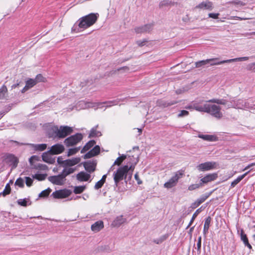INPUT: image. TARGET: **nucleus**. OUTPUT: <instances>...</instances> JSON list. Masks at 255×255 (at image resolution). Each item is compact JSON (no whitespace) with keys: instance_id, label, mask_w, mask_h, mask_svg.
<instances>
[{"instance_id":"nucleus-2","label":"nucleus","mask_w":255,"mask_h":255,"mask_svg":"<svg viewBox=\"0 0 255 255\" xmlns=\"http://www.w3.org/2000/svg\"><path fill=\"white\" fill-rule=\"evenodd\" d=\"M128 168L126 166H122L118 169L113 174L114 180L116 186L123 179H126L128 174Z\"/></svg>"},{"instance_id":"nucleus-1","label":"nucleus","mask_w":255,"mask_h":255,"mask_svg":"<svg viewBox=\"0 0 255 255\" xmlns=\"http://www.w3.org/2000/svg\"><path fill=\"white\" fill-rule=\"evenodd\" d=\"M99 16L98 13H91L79 19L72 28L73 32H79L94 25Z\"/></svg>"},{"instance_id":"nucleus-9","label":"nucleus","mask_w":255,"mask_h":255,"mask_svg":"<svg viewBox=\"0 0 255 255\" xmlns=\"http://www.w3.org/2000/svg\"><path fill=\"white\" fill-rule=\"evenodd\" d=\"M48 180L52 183L57 185H62L64 183L65 178L62 173L57 176H51L48 177Z\"/></svg>"},{"instance_id":"nucleus-33","label":"nucleus","mask_w":255,"mask_h":255,"mask_svg":"<svg viewBox=\"0 0 255 255\" xmlns=\"http://www.w3.org/2000/svg\"><path fill=\"white\" fill-rule=\"evenodd\" d=\"M241 239L246 246H247L250 249H252V246L249 243L247 235L243 231L241 233Z\"/></svg>"},{"instance_id":"nucleus-50","label":"nucleus","mask_w":255,"mask_h":255,"mask_svg":"<svg viewBox=\"0 0 255 255\" xmlns=\"http://www.w3.org/2000/svg\"><path fill=\"white\" fill-rule=\"evenodd\" d=\"M36 83L41 82H44L45 78L41 74H38L34 79Z\"/></svg>"},{"instance_id":"nucleus-62","label":"nucleus","mask_w":255,"mask_h":255,"mask_svg":"<svg viewBox=\"0 0 255 255\" xmlns=\"http://www.w3.org/2000/svg\"><path fill=\"white\" fill-rule=\"evenodd\" d=\"M118 71H121V70H122L124 72H126V71H128L129 70V68L128 67H127V66H125V67H121L119 69H118L117 70Z\"/></svg>"},{"instance_id":"nucleus-20","label":"nucleus","mask_w":255,"mask_h":255,"mask_svg":"<svg viewBox=\"0 0 255 255\" xmlns=\"http://www.w3.org/2000/svg\"><path fill=\"white\" fill-rule=\"evenodd\" d=\"M127 219L123 217V216H118L112 222V226L114 227H119L121 225L126 222Z\"/></svg>"},{"instance_id":"nucleus-58","label":"nucleus","mask_w":255,"mask_h":255,"mask_svg":"<svg viewBox=\"0 0 255 255\" xmlns=\"http://www.w3.org/2000/svg\"><path fill=\"white\" fill-rule=\"evenodd\" d=\"M57 162L59 164L61 165L63 167H65L64 160L61 156L58 157L57 158Z\"/></svg>"},{"instance_id":"nucleus-5","label":"nucleus","mask_w":255,"mask_h":255,"mask_svg":"<svg viewBox=\"0 0 255 255\" xmlns=\"http://www.w3.org/2000/svg\"><path fill=\"white\" fill-rule=\"evenodd\" d=\"M183 175V173L178 171L174 173L173 176L167 182H165L164 184V187L167 189L171 188L175 186L180 178H181Z\"/></svg>"},{"instance_id":"nucleus-42","label":"nucleus","mask_w":255,"mask_h":255,"mask_svg":"<svg viewBox=\"0 0 255 255\" xmlns=\"http://www.w3.org/2000/svg\"><path fill=\"white\" fill-rule=\"evenodd\" d=\"M80 149V147L69 149L67 153V156H70L76 154L77 152L79 151Z\"/></svg>"},{"instance_id":"nucleus-28","label":"nucleus","mask_w":255,"mask_h":255,"mask_svg":"<svg viewBox=\"0 0 255 255\" xmlns=\"http://www.w3.org/2000/svg\"><path fill=\"white\" fill-rule=\"evenodd\" d=\"M76 170V168L72 167H66L65 168L62 172V174L65 177V178L68 176V175L73 173Z\"/></svg>"},{"instance_id":"nucleus-21","label":"nucleus","mask_w":255,"mask_h":255,"mask_svg":"<svg viewBox=\"0 0 255 255\" xmlns=\"http://www.w3.org/2000/svg\"><path fill=\"white\" fill-rule=\"evenodd\" d=\"M26 144L29 145L34 150L37 151H44L47 148V144L45 143H42V144L27 143Z\"/></svg>"},{"instance_id":"nucleus-55","label":"nucleus","mask_w":255,"mask_h":255,"mask_svg":"<svg viewBox=\"0 0 255 255\" xmlns=\"http://www.w3.org/2000/svg\"><path fill=\"white\" fill-rule=\"evenodd\" d=\"M189 115V112L186 110H182L180 111V113L178 115V117H182L184 116H186Z\"/></svg>"},{"instance_id":"nucleus-39","label":"nucleus","mask_w":255,"mask_h":255,"mask_svg":"<svg viewBox=\"0 0 255 255\" xmlns=\"http://www.w3.org/2000/svg\"><path fill=\"white\" fill-rule=\"evenodd\" d=\"M51 191V189L49 188H47L46 190H44L42 191L39 194V197L40 198H45L47 197L50 193Z\"/></svg>"},{"instance_id":"nucleus-17","label":"nucleus","mask_w":255,"mask_h":255,"mask_svg":"<svg viewBox=\"0 0 255 255\" xmlns=\"http://www.w3.org/2000/svg\"><path fill=\"white\" fill-rule=\"evenodd\" d=\"M6 162L9 163L12 166V168H15L18 163L17 158L12 154H8L6 155L5 158Z\"/></svg>"},{"instance_id":"nucleus-63","label":"nucleus","mask_w":255,"mask_h":255,"mask_svg":"<svg viewBox=\"0 0 255 255\" xmlns=\"http://www.w3.org/2000/svg\"><path fill=\"white\" fill-rule=\"evenodd\" d=\"M233 3H234L235 4H239L241 5H245V3L241 1H233L232 2Z\"/></svg>"},{"instance_id":"nucleus-40","label":"nucleus","mask_w":255,"mask_h":255,"mask_svg":"<svg viewBox=\"0 0 255 255\" xmlns=\"http://www.w3.org/2000/svg\"><path fill=\"white\" fill-rule=\"evenodd\" d=\"M100 135H101V132L100 131L96 130L94 128H93L90 131L89 137H93L95 136H99Z\"/></svg>"},{"instance_id":"nucleus-8","label":"nucleus","mask_w":255,"mask_h":255,"mask_svg":"<svg viewBox=\"0 0 255 255\" xmlns=\"http://www.w3.org/2000/svg\"><path fill=\"white\" fill-rule=\"evenodd\" d=\"M217 163L215 162H206L199 164L197 168L200 171H205L215 169Z\"/></svg>"},{"instance_id":"nucleus-34","label":"nucleus","mask_w":255,"mask_h":255,"mask_svg":"<svg viewBox=\"0 0 255 255\" xmlns=\"http://www.w3.org/2000/svg\"><path fill=\"white\" fill-rule=\"evenodd\" d=\"M94 81L92 79H88L85 80L81 83V86L82 87H90L94 84Z\"/></svg>"},{"instance_id":"nucleus-16","label":"nucleus","mask_w":255,"mask_h":255,"mask_svg":"<svg viewBox=\"0 0 255 255\" xmlns=\"http://www.w3.org/2000/svg\"><path fill=\"white\" fill-rule=\"evenodd\" d=\"M152 25L150 24H145L143 26L135 27V32L136 33H143L149 32L152 29Z\"/></svg>"},{"instance_id":"nucleus-3","label":"nucleus","mask_w":255,"mask_h":255,"mask_svg":"<svg viewBox=\"0 0 255 255\" xmlns=\"http://www.w3.org/2000/svg\"><path fill=\"white\" fill-rule=\"evenodd\" d=\"M72 128L68 126H60L59 128L56 127L54 132L55 136L59 138H63L72 133Z\"/></svg>"},{"instance_id":"nucleus-10","label":"nucleus","mask_w":255,"mask_h":255,"mask_svg":"<svg viewBox=\"0 0 255 255\" xmlns=\"http://www.w3.org/2000/svg\"><path fill=\"white\" fill-rule=\"evenodd\" d=\"M71 191L68 189L56 190L53 192L52 196L55 199H63L70 195Z\"/></svg>"},{"instance_id":"nucleus-49","label":"nucleus","mask_w":255,"mask_h":255,"mask_svg":"<svg viewBox=\"0 0 255 255\" xmlns=\"http://www.w3.org/2000/svg\"><path fill=\"white\" fill-rule=\"evenodd\" d=\"M92 152L95 156L98 155L100 151V147L99 145H96L93 149L91 150Z\"/></svg>"},{"instance_id":"nucleus-51","label":"nucleus","mask_w":255,"mask_h":255,"mask_svg":"<svg viewBox=\"0 0 255 255\" xmlns=\"http://www.w3.org/2000/svg\"><path fill=\"white\" fill-rule=\"evenodd\" d=\"M106 104L105 107L108 108L112 106L113 105H118V101H109L108 102H106L104 103Z\"/></svg>"},{"instance_id":"nucleus-52","label":"nucleus","mask_w":255,"mask_h":255,"mask_svg":"<svg viewBox=\"0 0 255 255\" xmlns=\"http://www.w3.org/2000/svg\"><path fill=\"white\" fill-rule=\"evenodd\" d=\"M17 204L20 206L26 207L27 206V201L26 199H19L17 201Z\"/></svg>"},{"instance_id":"nucleus-4","label":"nucleus","mask_w":255,"mask_h":255,"mask_svg":"<svg viewBox=\"0 0 255 255\" xmlns=\"http://www.w3.org/2000/svg\"><path fill=\"white\" fill-rule=\"evenodd\" d=\"M207 108L206 113L218 119H221L223 117V114L221 112V108L220 106L207 104Z\"/></svg>"},{"instance_id":"nucleus-37","label":"nucleus","mask_w":255,"mask_h":255,"mask_svg":"<svg viewBox=\"0 0 255 255\" xmlns=\"http://www.w3.org/2000/svg\"><path fill=\"white\" fill-rule=\"evenodd\" d=\"M11 191L10 186L9 183H7L4 189V190L0 193V195H2L3 196H5L7 195L10 194Z\"/></svg>"},{"instance_id":"nucleus-7","label":"nucleus","mask_w":255,"mask_h":255,"mask_svg":"<svg viewBox=\"0 0 255 255\" xmlns=\"http://www.w3.org/2000/svg\"><path fill=\"white\" fill-rule=\"evenodd\" d=\"M217 60L216 61H210L209 64H210L211 66H214V65H218L224 63H231L233 62H238V61H246L249 59L248 57H239V58H236L234 59H231L226 60H223V61H218V58H217Z\"/></svg>"},{"instance_id":"nucleus-61","label":"nucleus","mask_w":255,"mask_h":255,"mask_svg":"<svg viewBox=\"0 0 255 255\" xmlns=\"http://www.w3.org/2000/svg\"><path fill=\"white\" fill-rule=\"evenodd\" d=\"M176 102H173V103H167V102H163V103H159V104L160 105H162V106H163L164 107H168L169 106H171V105H172L174 104H175Z\"/></svg>"},{"instance_id":"nucleus-59","label":"nucleus","mask_w":255,"mask_h":255,"mask_svg":"<svg viewBox=\"0 0 255 255\" xmlns=\"http://www.w3.org/2000/svg\"><path fill=\"white\" fill-rule=\"evenodd\" d=\"M219 15V13H210L208 14V16L209 17L213 18L214 19L218 18V16Z\"/></svg>"},{"instance_id":"nucleus-48","label":"nucleus","mask_w":255,"mask_h":255,"mask_svg":"<svg viewBox=\"0 0 255 255\" xmlns=\"http://www.w3.org/2000/svg\"><path fill=\"white\" fill-rule=\"evenodd\" d=\"M201 241H202V237L201 236H200L198 239L197 247L195 248V249L197 250V252H198V254H200V252H201Z\"/></svg>"},{"instance_id":"nucleus-6","label":"nucleus","mask_w":255,"mask_h":255,"mask_svg":"<svg viewBox=\"0 0 255 255\" xmlns=\"http://www.w3.org/2000/svg\"><path fill=\"white\" fill-rule=\"evenodd\" d=\"M82 139V134L81 133H77L66 138L64 143L68 147L72 146L77 144L81 141Z\"/></svg>"},{"instance_id":"nucleus-53","label":"nucleus","mask_w":255,"mask_h":255,"mask_svg":"<svg viewBox=\"0 0 255 255\" xmlns=\"http://www.w3.org/2000/svg\"><path fill=\"white\" fill-rule=\"evenodd\" d=\"M104 184V183L103 182H102L101 180H99L96 183L94 188L96 190H98L103 186Z\"/></svg>"},{"instance_id":"nucleus-27","label":"nucleus","mask_w":255,"mask_h":255,"mask_svg":"<svg viewBox=\"0 0 255 255\" xmlns=\"http://www.w3.org/2000/svg\"><path fill=\"white\" fill-rule=\"evenodd\" d=\"M96 144V142L94 140H91L89 141L88 143L86 144V145L83 147L81 149V152L84 153L89 149H90L92 147H93Z\"/></svg>"},{"instance_id":"nucleus-23","label":"nucleus","mask_w":255,"mask_h":255,"mask_svg":"<svg viewBox=\"0 0 255 255\" xmlns=\"http://www.w3.org/2000/svg\"><path fill=\"white\" fill-rule=\"evenodd\" d=\"M199 138L203 139L204 140L209 141H214L217 140V137L214 135L210 134H199L198 136Z\"/></svg>"},{"instance_id":"nucleus-19","label":"nucleus","mask_w":255,"mask_h":255,"mask_svg":"<svg viewBox=\"0 0 255 255\" xmlns=\"http://www.w3.org/2000/svg\"><path fill=\"white\" fill-rule=\"evenodd\" d=\"M104 227V223L102 221H98L91 226V230L95 233H97L103 229Z\"/></svg>"},{"instance_id":"nucleus-30","label":"nucleus","mask_w":255,"mask_h":255,"mask_svg":"<svg viewBox=\"0 0 255 255\" xmlns=\"http://www.w3.org/2000/svg\"><path fill=\"white\" fill-rule=\"evenodd\" d=\"M7 95V89L5 85H3L0 89V99H5Z\"/></svg>"},{"instance_id":"nucleus-36","label":"nucleus","mask_w":255,"mask_h":255,"mask_svg":"<svg viewBox=\"0 0 255 255\" xmlns=\"http://www.w3.org/2000/svg\"><path fill=\"white\" fill-rule=\"evenodd\" d=\"M47 177L46 174H39L37 173L32 176V177L34 179L38 180V181H42L45 179Z\"/></svg>"},{"instance_id":"nucleus-12","label":"nucleus","mask_w":255,"mask_h":255,"mask_svg":"<svg viewBox=\"0 0 255 255\" xmlns=\"http://www.w3.org/2000/svg\"><path fill=\"white\" fill-rule=\"evenodd\" d=\"M85 170L88 172L91 173L94 172L96 169L97 162L96 160L88 161L83 164Z\"/></svg>"},{"instance_id":"nucleus-57","label":"nucleus","mask_w":255,"mask_h":255,"mask_svg":"<svg viewBox=\"0 0 255 255\" xmlns=\"http://www.w3.org/2000/svg\"><path fill=\"white\" fill-rule=\"evenodd\" d=\"M94 156L95 155H94V154L90 150L89 152H88L86 154L84 155V158L85 159H87V158H90Z\"/></svg>"},{"instance_id":"nucleus-54","label":"nucleus","mask_w":255,"mask_h":255,"mask_svg":"<svg viewBox=\"0 0 255 255\" xmlns=\"http://www.w3.org/2000/svg\"><path fill=\"white\" fill-rule=\"evenodd\" d=\"M25 178L26 185L28 187L31 186L33 183V180L29 177H25Z\"/></svg>"},{"instance_id":"nucleus-32","label":"nucleus","mask_w":255,"mask_h":255,"mask_svg":"<svg viewBox=\"0 0 255 255\" xmlns=\"http://www.w3.org/2000/svg\"><path fill=\"white\" fill-rule=\"evenodd\" d=\"M211 221V218L210 217H207L205 220L203 229V233L204 234H206L209 230Z\"/></svg>"},{"instance_id":"nucleus-25","label":"nucleus","mask_w":255,"mask_h":255,"mask_svg":"<svg viewBox=\"0 0 255 255\" xmlns=\"http://www.w3.org/2000/svg\"><path fill=\"white\" fill-rule=\"evenodd\" d=\"M127 158V155L125 154H122L120 157H118L117 159L115 161L113 165L111 167L109 172H110L111 170H113L114 169V166L115 165H117L118 166H120L122 163L123 162L124 160H125Z\"/></svg>"},{"instance_id":"nucleus-38","label":"nucleus","mask_w":255,"mask_h":255,"mask_svg":"<svg viewBox=\"0 0 255 255\" xmlns=\"http://www.w3.org/2000/svg\"><path fill=\"white\" fill-rule=\"evenodd\" d=\"M86 187L85 186H75L74 189V193L75 194H81L82 193L85 189Z\"/></svg>"},{"instance_id":"nucleus-56","label":"nucleus","mask_w":255,"mask_h":255,"mask_svg":"<svg viewBox=\"0 0 255 255\" xmlns=\"http://www.w3.org/2000/svg\"><path fill=\"white\" fill-rule=\"evenodd\" d=\"M147 42V40L146 39H143V40H138L136 42V44L139 46H142L145 44V43Z\"/></svg>"},{"instance_id":"nucleus-14","label":"nucleus","mask_w":255,"mask_h":255,"mask_svg":"<svg viewBox=\"0 0 255 255\" xmlns=\"http://www.w3.org/2000/svg\"><path fill=\"white\" fill-rule=\"evenodd\" d=\"M51 155L52 154L49 152V150L43 153L42 155L43 161L49 164H53L55 161V158L53 157Z\"/></svg>"},{"instance_id":"nucleus-47","label":"nucleus","mask_w":255,"mask_h":255,"mask_svg":"<svg viewBox=\"0 0 255 255\" xmlns=\"http://www.w3.org/2000/svg\"><path fill=\"white\" fill-rule=\"evenodd\" d=\"M15 185L18 186L19 187L22 188L24 187V181L23 180L19 177L16 179L15 182Z\"/></svg>"},{"instance_id":"nucleus-15","label":"nucleus","mask_w":255,"mask_h":255,"mask_svg":"<svg viewBox=\"0 0 255 255\" xmlns=\"http://www.w3.org/2000/svg\"><path fill=\"white\" fill-rule=\"evenodd\" d=\"M217 177L218 175L217 173L209 174L200 180L201 183H202L203 186L204 184H207L209 182L216 180Z\"/></svg>"},{"instance_id":"nucleus-18","label":"nucleus","mask_w":255,"mask_h":255,"mask_svg":"<svg viewBox=\"0 0 255 255\" xmlns=\"http://www.w3.org/2000/svg\"><path fill=\"white\" fill-rule=\"evenodd\" d=\"M81 161L80 157H74L72 159H68L64 160L65 167H71L79 163Z\"/></svg>"},{"instance_id":"nucleus-35","label":"nucleus","mask_w":255,"mask_h":255,"mask_svg":"<svg viewBox=\"0 0 255 255\" xmlns=\"http://www.w3.org/2000/svg\"><path fill=\"white\" fill-rule=\"evenodd\" d=\"M194 109L196 110L197 111L201 112H205L206 113L207 111V104H205L203 106H196L194 105Z\"/></svg>"},{"instance_id":"nucleus-11","label":"nucleus","mask_w":255,"mask_h":255,"mask_svg":"<svg viewBox=\"0 0 255 255\" xmlns=\"http://www.w3.org/2000/svg\"><path fill=\"white\" fill-rule=\"evenodd\" d=\"M213 4L212 2L206 0L200 3L195 6V8L212 10L213 9Z\"/></svg>"},{"instance_id":"nucleus-46","label":"nucleus","mask_w":255,"mask_h":255,"mask_svg":"<svg viewBox=\"0 0 255 255\" xmlns=\"http://www.w3.org/2000/svg\"><path fill=\"white\" fill-rule=\"evenodd\" d=\"M210 194H206L202 195L200 198L198 199V204H201L204 202L210 196Z\"/></svg>"},{"instance_id":"nucleus-60","label":"nucleus","mask_w":255,"mask_h":255,"mask_svg":"<svg viewBox=\"0 0 255 255\" xmlns=\"http://www.w3.org/2000/svg\"><path fill=\"white\" fill-rule=\"evenodd\" d=\"M134 178L136 180L137 182V184H142V181L139 179V177H138V173H136V174H135L134 175Z\"/></svg>"},{"instance_id":"nucleus-44","label":"nucleus","mask_w":255,"mask_h":255,"mask_svg":"<svg viewBox=\"0 0 255 255\" xmlns=\"http://www.w3.org/2000/svg\"><path fill=\"white\" fill-rule=\"evenodd\" d=\"M172 4H173V3L171 1H169L168 0H164L161 1L159 3V6L160 8H162L164 6H168V5H170Z\"/></svg>"},{"instance_id":"nucleus-31","label":"nucleus","mask_w":255,"mask_h":255,"mask_svg":"<svg viewBox=\"0 0 255 255\" xmlns=\"http://www.w3.org/2000/svg\"><path fill=\"white\" fill-rule=\"evenodd\" d=\"M248 173V172L244 173V174L239 176L236 179L234 180L231 184V187H234L237 185Z\"/></svg>"},{"instance_id":"nucleus-45","label":"nucleus","mask_w":255,"mask_h":255,"mask_svg":"<svg viewBox=\"0 0 255 255\" xmlns=\"http://www.w3.org/2000/svg\"><path fill=\"white\" fill-rule=\"evenodd\" d=\"M202 186H203L202 185V183H201V182L199 183L193 184L190 185L188 187V190L190 191H192V190H195L196 189H198Z\"/></svg>"},{"instance_id":"nucleus-26","label":"nucleus","mask_w":255,"mask_h":255,"mask_svg":"<svg viewBox=\"0 0 255 255\" xmlns=\"http://www.w3.org/2000/svg\"><path fill=\"white\" fill-rule=\"evenodd\" d=\"M217 60V58H212L206 59L204 60H201L198 61L195 63V66L196 68H199L202 67V66L205 65L207 64H209L210 61H216Z\"/></svg>"},{"instance_id":"nucleus-24","label":"nucleus","mask_w":255,"mask_h":255,"mask_svg":"<svg viewBox=\"0 0 255 255\" xmlns=\"http://www.w3.org/2000/svg\"><path fill=\"white\" fill-rule=\"evenodd\" d=\"M244 102L245 101L243 100H238L235 103L234 105H228V108H234L237 109H245V107L246 106H243L244 105Z\"/></svg>"},{"instance_id":"nucleus-22","label":"nucleus","mask_w":255,"mask_h":255,"mask_svg":"<svg viewBox=\"0 0 255 255\" xmlns=\"http://www.w3.org/2000/svg\"><path fill=\"white\" fill-rule=\"evenodd\" d=\"M76 177L80 181H87L91 177V175L84 171H81L77 174Z\"/></svg>"},{"instance_id":"nucleus-64","label":"nucleus","mask_w":255,"mask_h":255,"mask_svg":"<svg viewBox=\"0 0 255 255\" xmlns=\"http://www.w3.org/2000/svg\"><path fill=\"white\" fill-rule=\"evenodd\" d=\"M127 167V168H128V172L129 171V170H131L132 171L134 170V166H133V165H131L129 167H128V165H126Z\"/></svg>"},{"instance_id":"nucleus-29","label":"nucleus","mask_w":255,"mask_h":255,"mask_svg":"<svg viewBox=\"0 0 255 255\" xmlns=\"http://www.w3.org/2000/svg\"><path fill=\"white\" fill-rule=\"evenodd\" d=\"M207 102L225 105L227 103V101L225 99H212L208 100Z\"/></svg>"},{"instance_id":"nucleus-13","label":"nucleus","mask_w":255,"mask_h":255,"mask_svg":"<svg viewBox=\"0 0 255 255\" xmlns=\"http://www.w3.org/2000/svg\"><path fill=\"white\" fill-rule=\"evenodd\" d=\"M64 149V147L62 144L57 143L52 145L49 150V152H50L53 155L58 154L63 152Z\"/></svg>"},{"instance_id":"nucleus-41","label":"nucleus","mask_w":255,"mask_h":255,"mask_svg":"<svg viewBox=\"0 0 255 255\" xmlns=\"http://www.w3.org/2000/svg\"><path fill=\"white\" fill-rule=\"evenodd\" d=\"M36 84L35 80L33 79H29L26 81V87L29 88L33 87Z\"/></svg>"},{"instance_id":"nucleus-43","label":"nucleus","mask_w":255,"mask_h":255,"mask_svg":"<svg viewBox=\"0 0 255 255\" xmlns=\"http://www.w3.org/2000/svg\"><path fill=\"white\" fill-rule=\"evenodd\" d=\"M200 212H201V208L198 209L195 211V212L193 214V215L192 216V219H191V220L189 225H188L187 228H189L192 225V224L194 220L197 217V216H198V215L199 214V213Z\"/></svg>"}]
</instances>
